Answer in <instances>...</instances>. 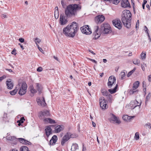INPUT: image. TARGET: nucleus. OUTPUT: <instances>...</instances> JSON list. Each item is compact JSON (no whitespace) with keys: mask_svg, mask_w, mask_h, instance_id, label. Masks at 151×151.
<instances>
[{"mask_svg":"<svg viewBox=\"0 0 151 151\" xmlns=\"http://www.w3.org/2000/svg\"><path fill=\"white\" fill-rule=\"evenodd\" d=\"M81 6L77 4H69L65 9V13L66 17L71 18L75 17L77 13L81 10Z\"/></svg>","mask_w":151,"mask_h":151,"instance_id":"nucleus-1","label":"nucleus"},{"mask_svg":"<svg viewBox=\"0 0 151 151\" xmlns=\"http://www.w3.org/2000/svg\"><path fill=\"white\" fill-rule=\"evenodd\" d=\"M132 14L130 11L124 10L122 13V20L124 26L128 28L131 27Z\"/></svg>","mask_w":151,"mask_h":151,"instance_id":"nucleus-2","label":"nucleus"},{"mask_svg":"<svg viewBox=\"0 0 151 151\" xmlns=\"http://www.w3.org/2000/svg\"><path fill=\"white\" fill-rule=\"evenodd\" d=\"M100 29L101 32L104 34H108L111 31L110 25L107 23H104L102 24Z\"/></svg>","mask_w":151,"mask_h":151,"instance_id":"nucleus-3","label":"nucleus"},{"mask_svg":"<svg viewBox=\"0 0 151 151\" xmlns=\"http://www.w3.org/2000/svg\"><path fill=\"white\" fill-rule=\"evenodd\" d=\"M69 27L70 31L71 33V35L74 33L75 35V33L77 32V30L78 29V24L76 22H73L70 25H69Z\"/></svg>","mask_w":151,"mask_h":151,"instance_id":"nucleus-4","label":"nucleus"},{"mask_svg":"<svg viewBox=\"0 0 151 151\" xmlns=\"http://www.w3.org/2000/svg\"><path fill=\"white\" fill-rule=\"evenodd\" d=\"M20 83V84H21V86L20 88L19 94L20 95H22L25 94L26 92L27 85L24 82H23L22 83Z\"/></svg>","mask_w":151,"mask_h":151,"instance_id":"nucleus-5","label":"nucleus"},{"mask_svg":"<svg viewBox=\"0 0 151 151\" xmlns=\"http://www.w3.org/2000/svg\"><path fill=\"white\" fill-rule=\"evenodd\" d=\"M100 105L101 107L103 110H105L108 108L107 101L104 97H101L99 99Z\"/></svg>","mask_w":151,"mask_h":151,"instance_id":"nucleus-6","label":"nucleus"},{"mask_svg":"<svg viewBox=\"0 0 151 151\" xmlns=\"http://www.w3.org/2000/svg\"><path fill=\"white\" fill-rule=\"evenodd\" d=\"M70 31L69 25L63 28V33L66 36L73 37L74 36V33L71 35Z\"/></svg>","mask_w":151,"mask_h":151,"instance_id":"nucleus-7","label":"nucleus"},{"mask_svg":"<svg viewBox=\"0 0 151 151\" xmlns=\"http://www.w3.org/2000/svg\"><path fill=\"white\" fill-rule=\"evenodd\" d=\"M80 29L83 33L86 35H90L92 33L91 29H90L88 25H85L84 26L81 27Z\"/></svg>","mask_w":151,"mask_h":151,"instance_id":"nucleus-8","label":"nucleus"},{"mask_svg":"<svg viewBox=\"0 0 151 151\" xmlns=\"http://www.w3.org/2000/svg\"><path fill=\"white\" fill-rule=\"evenodd\" d=\"M116 81V78L114 76H110L108 79L107 86L109 88H111Z\"/></svg>","mask_w":151,"mask_h":151,"instance_id":"nucleus-9","label":"nucleus"},{"mask_svg":"<svg viewBox=\"0 0 151 151\" xmlns=\"http://www.w3.org/2000/svg\"><path fill=\"white\" fill-rule=\"evenodd\" d=\"M50 115L49 111L47 110H45L43 111H41L39 113V116L40 119L44 120L45 117L48 116Z\"/></svg>","mask_w":151,"mask_h":151,"instance_id":"nucleus-10","label":"nucleus"},{"mask_svg":"<svg viewBox=\"0 0 151 151\" xmlns=\"http://www.w3.org/2000/svg\"><path fill=\"white\" fill-rule=\"evenodd\" d=\"M113 25L119 29H121L122 27V24L119 19H117L112 21Z\"/></svg>","mask_w":151,"mask_h":151,"instance_id":"nucleus-11","label":"nucleus"},{"mask_svg":"<svg viewBox=\"0 0 151 151\" xmlns=\"http://www.w3.org/2000/svg\"><path fill=\"white\" fill-rule=\"evenodd\" d=\"M36 101L38 105L39 106L43 107L47 105L45 102V98L43 97L41 99L37 98Z\"/></svg>","mask_w":151,"mask_h":151,"instance_id":"nucleus-12","label":"nucleus"},{"mask_svg":"<svg viewBox=\"0 0 151 151\" xmlns=\"http://www.w3.org/2000/svg\"><path fill=\"white\" fill-rule=\"evenodd\" d=\"M105 19L103 15H99L96 17L95 18V20L96 22L98 24L101 23Z\"/></svg>","mask_w":151,"mask_h":151,"instance_id":"nucleus-13","label":"nucleus"},{"mask_svg":"<svg viewBox=\"0 0 151 151\" xmlns=\"http://www.w3.org/2000/svg\"><path fill=\"white\" fill-rule=\"evenodd\" d=\"M68 22L67 19L65 17L60 14L59 20V23L61 25H64L67 24Z\"/></svg>","mask_w":151,"mask_h":151,"instance_id":"nucleus-14","label":"nucleus"},{"mask_svg":"<svg viewBox=\"0 0 151 151\" xmlns=\"http://www.w3.org/2000/svg\"><path fill=\"white\" fill-rule=\"evenodd\" d=\"M110 118H109V121L111 122L114 121L116 123L118 124L121 123L120 121L113 114H110Z\"/></svg>","mask_w":151,"mask_h":151,"instance_id":"nucleus-15","label":"nucleus"},{"mask_svg":"<svg viewBox=\"0 0 151 151\" xmlns=\"http://www.w3.org/2000/svg\"><path fill=\"white\" fill-rule=\"evenodd\" d=\"M121 5L124 8L130 7V3L128 0H122Z\"/></svg>","mask_w":151,"mask_h":151,"instance_id":"nucleus-16","label":"nucleus"},{"mask_svg":"<svg viewBox=\"0 0 151 151\" xmlns=\"http://www.w3.org/2000/svg\"><path fill=\"white\" fill-rule=\"evenodd\" d=\"M18 140L20 142L23 144L27 145H31V143L28 140L23 138H19Z\"/></svg>","mask_w":151,"mask_h":151,"instance_id":"nucleus-17","label":"nucleus"},{"mask_svg":"<svg viewBox=\"0 0 151 151\" xmlns=\"http://www.w3.org/2000/svg\"><path fill=\"white\" fill-rule=\"evenodd\" d=\"M57 139L58 138L56 135H54L53 136L50 141V144L51 145H52L53 144L57 142Z\"/></svg>","mask_w":151,"mask_h":151,"instance_id":"nucleus-18","label":"nucleus"},{"mask_svg":"<svg viewBox=\"0 0 151 151\" xmlns=\"http://www.w3.org/2000/svg\"><path fill=\"white\" fill-rule=\"evenodd\" d=\"M45 131L46 135L48 137L49 135L52 133V129L49 126H47L46 127Z\"/></svg>","mask_w":151,"mask_h":151,"instance_id":"nucleus-19","label":"nucleus"},{"mask_svg":"<svg viewBox=\"0 0 151 151\" xmlns=\"http://www.w3.org/2000/svg\"><path fill=\"white\" fill-rule=\"evenodd\" d=\"M9 81H6V84L7 86V88L9 89H11L13 87V84L9 79Z\"/></svg>","mask_w":151,"mask_h":151,"instance_id":"nucleus-20","label":"nucleus"},{"mask_svg":"<svg viewBox=\"0 0 151 151\" xmlns=\"http://www.w3.org/2000/svg\"><path fill=\"white\" fill-rule=\"evenodd\" d=\"M63 128L62 126L60 125H58L55 128V131L56 133H59L61 131L63 130Z\"/></svg>","mask_w":151,"mask_h":151,"instance_id":"nucleus-21","label":"nucleus"},{"mask_svg":"<svg viewBox=\"0 0 151 151\" xmlns=\"http://www.w3.org/2000/svg\"><path fill=\"white\" fill-rule=\"evenodd\" d=\"M94 35H95L96 38H98L100 35V33L99 31L98 27H96V29L94 32Z\"/></svg>","mask_w":151,"mask_h":151,"instance_id":"nucleus-22","label":"nucleus"},{"mask_svg":"<svg viewBox=\"0 0 151 151\" xmlns=\"http://www.w3.org/2000/svg\"><path fill=\"white\" fill-rule=\"evenodd\" d=\"M20 83H19L17 85V87H16L15 89L12 91H10L9 93L11 95H14L17 93L18 88H19V87L20 86Z\"/></svg>","mask_w":151,"mask_h":151,"instance_id":"nucleus-23","label":"nucleus"},{"mask_svg":"<svg viewBox=\"0 0 151 151\" xmlns=\"http://www.w3.org/2000/svg\"><path fill=\"white\" fill-rule=\"evenodd\" d=\"M44 121L46 123H49L50 124L55 123V122L54 120L50 118H45L44 119Z\"/></svg>","mask_w":151,"mask_h":151,"instance_id":"nucleus-24","label":"nucleus"},{"mask_svg":"<svg viewBox=\"0 0 151 151\" xmlns=\"http://www.w3.org/2000/svg\"><path fill=\"white\" fill-rule=\"evenodd\" d=\"M132 103H134L135 104H136V105L133 108V109L136 108V107H138V109L139 110L140 108V106L141 104V103L139 104H139L138 101L136 100H135L134 101H132L131 102Z\"/></svg>","mask_w":151,"mask_h":151,"instance_id":"nucleus-25","label":"nucleus"},{"mask_svg":"<svg viewBox=\"0 0 151 151\" xmlns=\"http://www.w3.org/2000/svg\"><path fill=\"white\" fill-rule=\"evenodd\" d=\"M78 146L77 144H73L71 146V150L72 151H76V150L78 149Z\"/></svg>","mask_w":151,"mask_h":151,"instance_id":"nucleus-26","label":"nucleus"},{"mask_svg":"<svg viewBox=\"0 0 151 151\" xmlns=\"http://www.w3.org/2000/svg\"><path fill=\"white\" fill-rule=\"evenodd\" d=\"M118 85L116 84V86L113 89H109L108 91L111 94L113 93L116 92V89L117 88Z\"/></svg>","mask_w":151,"mask_h":151,"instance_id":"nucleus-27","label":"nucleus"},{"mask_svg":"<svg viewBox=\"0 0 151 151\" xmlns=\"http://www.w3.org/2000/svg\"><path fill=\"white\" fill-rule=\"evenodd\" d=\"M106 99L109 102L111 103L113 100V99H112V95L110 94L106 96Z\"/></svg>","mask_w":151,"mask_h":151,"instance_id":"nucleus-28","label":"nucleus"},{"mask_svg":"<svg viewBox=\"0 0 151 151\" xmlns=\"http://www.w3.org/2000/svg\"><path fill=\"white\" fill-rule=\"evenodd\" d=\"M139 82L138 81H137L134 83L133 86L132 88L133 90H136L139 86Z\"/></svg>","mask_w":151,"mask_h":151,"instance_id":"nucleus-29","label":"nucleus"},{"mask_svg":"<svg viewBox=\"0 0 151 151\" xmlns=\"http://www.w3.org/2000/svg\"><path fill=\"white\" fill-rule=\"evenodd\" d=\"M101 92L102 94L106 96L109 94L108 92L105 89H102L101 90Z\"/></svg>","mask_w":151,"mask_h":151,"instance_id":"nucleus-30","label":"nucleus"},{"mask_svg":"<svg viewBox=\"0 0 151 151\" xmlns=\"http://www.w3.org/2000/svg\"><path fill=\"white\" fill-rule=\"evenodd\" d=\"M69 135V134L67 133L62 138V139L63 140V141H65L66 142L70 139L69 135Z\"/></svg>","mask_w":151,"mask_h":151,"instance_id":"nucleus-31","label":"nucleus"},{"mask_svg":"<svg viewBox=\"0 0 151 151\" xmlns=\"http://www.w3.org/2000/svg\"><path fill=\"white\" fill-rule=\"evenodd\" d=\"M69 135V134L67 133L62 138V139L63 140V141H65L66 142L70 139L69 135Z\"/></svg>","mask_w":151,"mask_h":151,"instance_id":"nucleus-32","label":"nucleus"},{"mask_svg":"<svg viewBox=\"0 0 151 151\" xmlns=\"http://www.w3.org/2000/svg\"><path fill=\"white\" fill-rule=\"evenodd\" d=\"M133 63L135 65H139L140 63L139 59L137 58H134L133 60Z\"/></svg>","mask_w":151,"mask_h":151,"instance_id":"nucleus-33","label":"nucleus"},{"mask_svg":"<svg viewBox=\"0 0 151 151\" xmlns=\"http://www.w3.org/2000/svg\"><path fill=\"white\" fill-rule=\"evenodd\" d=\"M131 116H128L127 115H123L122 117V119L123 120L125 121H127L128 120H129L131 119ZM132 117H134V116H132Z\"/></svg>","mask_w":151,"mask_h":151,"instance_id":"nucleus-34","label":"nucleus"},{"mask_svg":"<svg viewBox=\"0 0 151 151\" xmlns=\"http://www.w3.org/2000/svg\"><path fill=\"white\" fill-rule=\"evenodd\" d=\"M20 151H29L28 150L27 147L25 146H23L20 147Z\"/></svg>","mask_w":151,"mask_h":151,"instance_id":"nucleus-35","label":"nucleus"},{"mask_svg":"<svg viewBox=\"0 0 151 151\" xmlns=\"http://www.w3.org/2000/svg\"><path fill=\"white\" fill-rule=\"evenodd\" d=\"M67 134H69L68 135L70 139V138H75L77 137V135L75 134H71L69 132L67 133Z\"/></svg>","mask_w":151,"mask_h":151,"instance_id":"nucleus-36","label":"nucleus"},{"mask_svg":"<svg viewBox=\"0 0 151 151\" xmlns=\"http://www.w3.org/2000/svg\"><path fill=\"white\" fill-rule=\"evenodd\" d=\"M125 73L124 72H121L120 74V76H121L120 78L121 80H122L124 78L125 76Z\"/></svg>","mask_w":151,"mask_h":151,"instance_id":"nucleus-37","label":"nucleus"},{"mask_svg":"<svg viewBox=\"0 0 151 151\" xmlns=\"http://www.w3.org/2000/svg\"><path fill=\"white\" fill-rule=\"evenodd\" d=\"M136 70L135 68H134L133 69L129 72L128 74H127V76L128 77H129L132 74V73L135 71Z\"/></svg>","mask_w":151,"mask_h":151,"instance_id":"nucleus-38","label":"nucleus"},{"mask_svg":"<svg viewBox=\"0 0 151 151\" xmlns=\"http://www.w3.org/2000/svg\"><path fill=\"white\" fill-rule=\"evenodd\" d=\"M59 11H55L54 12L55 17V19H58L59 17Z\"/></svg>","mask_w":151,"mask_h":151,"instance_id":"nucleus-39","label":"nucleus"},{"mask_svg":"<svg viewBox=\"0 0 151 151\" xmlns=\"http://www.w3.org/2000/svg\"><path fill=\"white\" fill-rule=\"evenodd\" d=\"M120 0H111V2L113 4H117L119 2Z\"/></svg>","mask_w":151,"mask_h":151,"instance_id":"nucleus-40","label":"nucleus"},{"mask_svg":"<svg viewBox=\"0 0 151 151\" xmlns=\"http://www.w3.org/2000/svg\"><path fill=\"white\" fill-rule=\"evenodd\" d=\"M30 91L32 93H35L37 92V91L34 89V88L32 86H31Z\"/></svg>","mask_w":151,"mask_h":151,"instance_id":"nucleus-41","label":"nucleus"},{"mask_svg":"<svg viewBox=\"0 0 151 151\" xmlns=\"http://www.w3.org/2000/svg\"><path fill=\"white\" fill-rule=\"evenodd\" d=\"M145 126L146 127V128L150 129L151 128V124L149 122H148L145 124Z\"/></svg>","mask_w":151,"mask_h":151,"instance_id":"nucleus-42","label":"nucleus"},{"mask_svg":"<svg viewBox=\"0 0 151 151\" xmlns=\"http://www.w3.org/2000/svg\"><path fill=\"white\" fill-rule=\"evenodd\" d=\"M35 41L36 44H37V43H39L41 41V40L40 39L36 38L35 39Z\"/></svg>","mask_w":151,"mask_h":151,"instance_id":"nucleus-43","label":"nucleus"},{"mask_svg":"<svg viewBox=\"0 0 151 151\" xmlns=\"http://www.w3.org/2000/svg\"><path fill=\"white\" fill-rule=\"evenodd\" d=\"M135 138L136 140H138L139 139V134L138 132H137L135 134Z\"/></svg>","mask_w":151,"mask_h":151,"instance_id":"nucleus-44","label":"nucleus"},{"mask_svg":"<svg viewBox=\"0 0 151 151\" xmlns=\"http://www.w3.org/2000/svg\"><path fill=\"white\" fill-rule=\"evenodd\" d=\"M146 53H142L141 54V57L142 59H145L146 58Z\"/></svg>","mask_w":151,"mask_h":151,"instance_id":"nucleus-45","label":"nucleus"},{"mask_svg":"<svg viewBox=\"0 0 151 151\" xmlns=\"http://www.w3.org/2000/svg\"><path fill=\"white\" fill-rule=\"evenodd\" d=\"M150 93L149 94H148L147 96H146V100L145 102L146 103L150 99Z\"/></svg>","mask_w":151,"mask_h":151,"instance_id":"nucleus-46","label":"nucleus"},{"mask_svg":"<svg viewBox=\"0 0 151 151\" xmlns=\"http://www.w3.org/2000/svg\"><path fill=\"white\" fill-rule=\"evenodd\" d=\"M36 88L37 89V91L39 92L41 91V88L39 86V84L38 83H37L36 84Z\"/></svg>","mask_w":151,"mask_h":151,"instance_id":"nucleus-47","label":"nucleus"},{"mask_svg":"<svg viewBox=\"0 0 151 151\" xmlns=\"http://www.w3.org/2000/svg\"><path fill=\"white\" fill-rule=\"evenodd\" d=\"M24 120H25V119L24 117H22L17 122H20V123H22L24 122Z\"/></svg>","mask_w":151,"mask_h":151,"instance_id":"nucleus-48","label":"nucleus"},{"mask_svg":"<svg viewBox=\"0 0 151 151\" xmlns=\"http://www.w3.org/2000/svg\"><path fill=\"white\" fill-rule=\"evenodd\" d=\"M135 90H133V88H132V89H131L129 91L130 94H134L135 92L137 91H135Z\"/></svg>","mask_w":151,"mask_h":151,"instance_id":"nucleus-49","label":"nucleus"},{"mask_svg":"<svg viewBox=\"0 0 151 151\" xmlns=\"http://www.w3.org/2000/svg\"><path fill=\"white\" fill-rule=\"evenodd\" d=\"M61 4L63 7V8H65V4L64 2V0H62L61 1Z\"/></svg>","mask_w":151,"mask_h":151,"instance_id":"nucleus-50","label":"nucleus"},{"mask_svg":"<svg viewBox=\"0 0 151 151\" xmlns=\"http://www.w3.org/2000/svg\"><path fill=\"white\" fill-rule=\"evenodd\" d=\"M19 42H21L22 43L24 42V44L26 45V42H24V38H20L19 39Z\"/></svg>","mask_w":151,"mask_h":151,"instance_id":"nucleus-51","label":"nucleus"},{"mask_svg":"<svg viewBox=\"0 0 151 151\" xmlns=\"http://www.w3.org/2000/svg\"><path fill=\"white\" fill-rule=\"evenodd\" d=\"M3 117V120H5L7 117V114L6 113H4Z\"/></svg>","mask_w":151,"mask_h":151,"instance_id":"nucleus-52","label":"nucleus"},{"mask_svg":"<svg viewBox=\"0 0 151 151\" xmlns=\"http://www.w3.org/2000/svg\"><path fill=\"white\" fill-rule=\"evenodd\" d=\"M16 50L14 48L12 52V54L14 55H16L17 54Z\"/></svg>","mask_w":151,"mask_h":151,"instance_id":"nucleus-53","label":"nucleus"},{"mask_svg":"<svg viewBox=\"0 0 151 151\" xmlns=\"http://www.w3.org/2000/svg\"><path fill=\"white\" fill-rule=\"evenodd\" d=\"M139 25V20H138L137 21V22L136 23V29H137V28H138V27Z\"/></svg>","mask_w":151,"mask_h":151,"instance_id":"nucleus-54","label":"nucleus"},{"mask_svg":"<svg viewBox=\"0 0 151 151\" xmlns=\"http://www.w3.org/2000/svg\"><path fill=\"white\" fill-rule=\"evenodd\" d=\"M42 70V68L41 67H38L37 70L38 72H41Z\"/></svg>","mask_w":151,"mask_h":151,"instance_id":"nucleus-55","label":"nucleus"},{"mask_svg":"<svg viewBox=\"0 0 151 151\" xmlns=\"http://www.w3.org/2000/svg\"><path fill=\"white\" fill-rule=\"evenodd\" d=\"M88 60H90V61H92V62L96 63V64H97V62L94 59H91V58H88Z\"/></svg>","mask_w":151,"mask_h":151,"instance_id":"nucleus-56","label":"nucleus"},{"mask_svg":"<svg viewBox=\"0 0 151 151\" xmlns=\"http://www.w3.org/2000/svg\"><path fill=\"white\" fill-rule=\"evenodd\" d=\"M144 27L146 29V30H145V29L144 30H145V32L147 33V35H148V34H149V32H148V29H147V28L145 26H144Z\"/></svg>","mask_w":151,"mask_h":151,"instance_id":"nucleus-57","label":"nucleus"},{"mask_svg":"<svg viewBox=\"0 0 151 151\" xmlns=\"http://www.w3.org/2000/svg\"><path fill=\"white\" fill-rule=\"evenodd\" d=\"M1 17L2 18H7V16L5 14H2L1 15Z\"/></svg>","mask_w":151,"mask_h":151,"instance_id":"nucleus-58","label":"nucleus"},{"mask_svg":"<svg viewBox=\"0 0 151 151\" xmlns=\"http://www.w3.org/2000/svg\"><path fill=\"white\" fill-rule=\"evenodd\" d=\"M66 142L65 141H64L62 139L61 141V145L62 146H63L64 145L65 143Z\"/></svg>","mask_w":151,"mask_h":151,"instance_id":"nucleus-59","label":"nucleus"},{"mask_svg":"<svg viewBox=\"0 0 151 151\" xmlns=\"http://www.w3.org/2000/svg\"><path fill=\"white\" fill-rule=\"evenodd\" d=\"M148 80L149 81V82H150L151 81V75H149L148 76Z\"/></svg>","mask_w":151,"mask_h":151,"instance_id":"nucleus-60","label":"nucleus"},{"mask_svg":"<svg viewBox=\"0 0 151 151\" xmlns=\"http://www.w3.org/2000/svg\"><path fill=\"white\" fill-rule=\"evenodd\" d=\"M20 46V47H21V48H22V50H24V46H23V45H22L20 43H19L18 44Z\"/></svg>","mask_w":151,"mask_h":151,"instance_id":"nucleus-61","label":"nucleus"},{"mask_svg":"<svg viewBox=\"0 0 151 151\" xmlns=\"http://www.w3.org/2000/svg\"><path fill=\"white\" fill-rule=\"evenodd\" d=\"M6 77L5 76H2L0 77V81H1L4 79Z\"/></svg>","mask_w":151,"mask_h":151,"instance_id":"nucleus-62","label":"nucleus"},{"mask_svg":"<svg viewBox=\"0 0 151 151\" xmlns=\"http://www.w3.org/2000/svg\"><path fill=\"white\" fill-rule=\"evenodd\" d=\"M83 151H86V148L84 146V144H83Z\"/></svg>","mask_w":151,"mask_h":151,"instance_id":"nucleus-63","label":"nucleus"},{"mask_svg":"<svg viewBox=\"0 0 151 151\" xmlns=\"http://www.w3.org/2000/svg\"><path fill=\"white\" fill-rule=\"evenodd\" d=\"M141 67L142 69V70L143 71H144L145 70V67L143 65V64H142L141 65Z\"/></svg>","mask_w":151,"mask_h":151,"instance_id":"nucleus-64","label":"nucleus"}]
</instances>
